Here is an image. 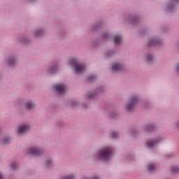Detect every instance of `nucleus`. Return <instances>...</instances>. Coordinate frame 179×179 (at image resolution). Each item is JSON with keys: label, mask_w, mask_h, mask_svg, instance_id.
<instances>
[{"label": "nucleus", "mask_w": 179, "mask_h": 179, "mask_svg": "<svg viewBox=\"0 0 179 179\" xmlns=\"http://www.w3.org/2000/svg\"><path fill=\"white\" fill-rule=\"evenodd\" d=\"M111 156H113V150L110 147L103 148L99 154V158L105 161L110 160Z\"/></svg>", "instance_id": "obj_1"}, {"label": "nucleus", "mask_w": 179, "mask_h": 179, "mask_svg": "<svg viewBox=\"0 0 179 179\" xmlns=\"http://www.w3.org/2000/svg\"><path fill=\"white\" fill-rule=\"evenodd\" d=\"M70 65L74 67L76 73H82L85 69V65L80 64L76 59H73L70 62Z\"/></svg>", "instance_id": "obj_2"}, {"label": "nucleus", "mask_w": 179, "mask_h": 179, "mask_svg": "<svg viewBox=\"0 0 179 179\" xmlns=\"http://www.w3.org/2000/svg\"><path fill=\"white\" fill-rule=\"evenodd\" d=\"M28 153L33 156H40L43 153V150L38 148L31 147L28 150Z\"/></svg>", "instance_id": "obj_3"}, {"label": "nucleus", "mask_w": 179, "mask_h": 179, "mask_svg": "<svg viewBox=\"0 0 179 179\" xmlns=\"http://www.w3.org/2000/svg\"><path fill=\"white\" fill-rule=\"evenodd\" d=\"M55 90L57 92L58 94H64L66 90V87L62 84H58L55 86Z\"/></svg>", "instance_id": "obj_4"}, {"label": "nucleus", "mask_w": 179, "mask_h": 179, "mask_svg": "<svg viewBox=\"0 0 179 179\" xmlns=\"http://www.w3.org/2000/svg\"><path fill=\"white\" fill-rule=\"evenodd\" d=\"M136 103H138V97L132 96L130 99V103L127 106V110L131 111L134 106H136Z\"/></svg>", "instance_id": "obj_5"}, {"label": "nucleus", "mask_w": 179, "mask_h": 179, "mask_svg": "<svg viewBox=\"0 0 179 179\" xmlns=\"http://www.w3.org/2000/svg\"><path fill=\"white\" fill-rule=\"evenodd\" d=\"M29 129V126L27 125H22V126H20L18 127V134H26V132H28Z\"/></svg>", "instance_id": "obj_6"}, {"label": "nucleus", "mask_w": 179, "mask_h": 179, "mask_svg": "<svg viewBox=\"0 0 179 179\" xmlns=\"http://www.w3.org/2000/svg\"><path fill=\"white\" fill-rule=\"evenodd\" d=\"M122 68H123V66H122V64H114L112 66L111 69H112L113 72H115L117 71H122Z\"/></svg>", "instance_id": "obj_7"}, {"label": "nucleus", "mask_w": 179, "mask_h": 179, "mask_svg": "<svg viewBox=\"0 0 179 179\" xmlns=\"http://www.w3.org/2000/svg\"><path fill=\"white\" fill-rule=\"evenodd\" d=\"M115 44H120L122 41V37L120 35H116L113 38Z\"/></svg>", "instance_id": "obj_8"}, {"label": "nucleus", "mask_w": 179, "mask_h": 179, "mask_svg": "<svg viewBox=\"0 0 179 179\" xmlns=\"http://www.w3.org/2000/svg\"><path fill=\"white\" fill-rule=\"evenodd\" d=\"M157 143V141H156V140L150 141L146 144L147 148L152 149V148H153L155 146V145H156Z\"/></svg>", "instance_id": "obj_9"}, {"label": "nucleus", "mask_w": 179, "mask_h": 179, "mask_svg": "<svg viewBox=\"0 0 179 179\" xmlns=\"http://www.w3.org/2000/svg\"><path fill=\"white\" fill-rule=\"evenodd\" d=\"M27 108L28 110H31V108H34V104H33V103L29 101L27 103Z\"/></svg>", "instance_id": "obj_10"}, {"label": "nucleus", "mask_w": 179, "mask_h": 179, "mask_svg": "<svg viewBox=\"0 0 179 179\" xmlns=\"http://www.w3.org/2000/svg\"><path fill=\"white\" fill-rule=\"evenodd\" d=\"M148 171H153L155 170V165L153 164H150L148 166Z\"/></svg>", "instance_id": "obj_11"}, {"label": "nucleus", "mask_w": 179, "mask_h": 179, "mask_svg": "<svg viewBox=\"0 0 179 179\" xmlns=\"http://www.w3.org/2000/svg\"><path fill=\"white\" fill-rule=\"evenodd\" d=\"M157 44V41L156 40H151L148 42V45H156Z\"/></svg>", "instance_id": "obj_12"}, {"label": "nucleus", "mask_w": 179, "mask_h": 179, "mask_svg": "<svg viewBox=\"0 0 179 179\" xmlns=\"http://www.w3.org/2000/svg\"><path fill=\"white\" fill-rule=\"evenodd\" d=\"M171 173H179V168H177V167L172 168Z\"/></svg>", "instance_id": "obj_13"}, {"label": "nucleus", "mask_w": 179, "mask_h": 179, "mask_svg": "<svg viewBox=\"0 0 179 179\" xmlns=\"http://www.w3.org/2000/svg\"><path fill=\"white\" fill-rule=\"evenodd\" d=\"M111 135H112V138H113V139H115V138L118 137V133H117V132H112Z\"/></svg>", "instance_id": "obj_14"}, {"label": "nucleus", "mask_w": 179, "mask_h": 179, "mask_svg": "<svg viewBox=\"0 0 179 179\" xmlns=\"http://www.w3.org/2000/svg\"><path fill=\"white\" fill-rule=\"evenodd\" d=\"M50 73H54V72H55V71H57V66H53V67L50 68Z\"/></svg>", "instance_id": "obj_15"}, {"label": "nucleus", "mask_w": 179, "mask_h": 179, "mask_svg": "<svg viewBox=\"0 0 179 179\" xmlns=\"http://www.w3.org/2000/svg\"><path fill=\"white\" fill-rule=\"evenodd\" d=\"M74 178H75V177L73 176L69 175V176H66V178H63L62 179H74Z\"/></svg>", "instance_id": "obj_16"}, {"label": "nucleus", "mask_w": 179, "mask_h": 179, "mask_svg": "<svg viewBox=\"0 0 179 179\" xmlns=\"http://www.w3.org/2000/svg\"><path fill=\"white\" fill-rule=\"evenodd\" d=\"M152 59H153V57L152 55H148L147 57V61H148V62H150V61H152Z\"/></svg>", "instance_id": "obj_17"}, {"label": "nucleus", "mask_w": 179, "mask_h": 179, "mask_svg": "<svg viewBox=\"0 0 179 179\" xmlns=\"http://www.w3.org/2000/svg\"><path fill=\"white\" fill-rule=\"evenodd\" d=\"M9 65H13L15 64V59H11L8 62Z\"/></svg>", "instance_id": "obj_18"}, {"label": "nucleus", "mask_w": 179, "mask_h": 179, "mask_svg": "<svg viewBox=\"0 0 179 179\" xmlns=\"http://www.w3.org/2000/svg\"><path fill=\"white\" fill-rule=\"evenodd\" d=\"M51 164H52V162L51 161H48V162L46 163L47 167H50V166H51Z\"/></svg>", "instance_id": "obj_19"}, {"label": "nucleus", "mask_w": 179, "mask_h": 179, "mask_svg": "<svg viewBox=\"0 0 179 179\" xmlns=\"http://www.w3.org/2000/svg\"><path fill=\"white\" fill-rule=\"evenodd\" d=\"M11 167L13 170H15V169H16V163H13L11 164Z\"/></svg>", "instance_id": "obj_20"}, {"label": "nucleus", "mask_w": 179, "mask_h": 179, "mask_svg": "<svg viewBox=\"0 0 179 179\" xmlns=\"http://www.w3.org/2000/svg\"><path fill=\"white\" fill-rule=\"evenodd\" d=\"M94 78V76H90V77H89V80H90V82H92V80H93V78Z\"/></svg>", "instance_id": "obj_21"}, {"label": "nucleus", "mask_w": 179, "mask_h": 179, "mask_svg": "<svg viewBox=\"0 0 179 179\" xmlns=\"http://www.w3.org/2000/svg\"><path fill=\"white\" fill-rule=\"evenodd\" d=\"M176 70H177V71H179V64L177 65V66H176Z\"/></svg>", "instance_id": "obj_22"}, {"label": "nucleus", "mask_w": 179, "mask_h": 179, "mask_svg": "<svg viewBox=\"0 0 179 179\" xmlns=\"http://www.w3.org/2000/svg\"><path fill=\"white\" fill-rule=\"evenodd\" d=\"M0 179H3V176H2V174H0Z\"/></svg>", "instance_id": "obj_23"}, {"label": "nucleus", "mask_w": 179, "mask_h": 179, "mask_svg": "<svg viewBox=\"0 0 179 179\" xmlns=\"http://www.w3.org/2000/svg\"><path fill=\"white\" fill-rule=\"evenodd\" d=\"M36 36H40V34H38V32H36Z\"/></svg>", "instance_id": "obj_24"}, {"label": "nucleus", "mask_w": 179, "mask_h": 179, "mask_svg": "<svg viewBox=\"0 0 179 179\" xmlns=\"http://www.w3.org/2000/svg\"><path fill=\"white\" fill-rule=\"evenodd\" d=\"M150 129H153V126H151Z\"/></svg>", "instance_id": "obj_25"}, {"label": "nucleus", "mask_w": 179, "mask_h": 179, "mask_svg": "<svg viewBox=\"0 0 179 179\" xmlns=\"http://www.w3.org/2000/svg\"><path fill=\"white\" fill-rule=\"evenodd\" d=\"M7 142H3V143H6Z\"/></svg>", "instance_id": "obj_26"}, {"label": "nucleus", "mask_w": 179, "mask_h": 179, "mask_svg": "<svg viewBox=\"0 0 179 179\" xmlns=\"http://www.w3.org/2000/svg\"><path fill=\"white\" fill-rule=\"evenodd\" d=\"M175 1H179V0H175Z\"/></svg>", "instance_id": "obj_27"}, {"label": "nucleus", "mask_w": 179, "mask_h": 179, "mask_svg": "<svg viewBox=\"0 0 179 179\" xmlns=\"http://www.w3.org/2000/svg\"><path fill=\"white\" fill-rule=\"evenodd\" d=\"M90 98L92 97V96H89Z\"/></svg>", "instance_id": "obj_28"}]
</instances>
